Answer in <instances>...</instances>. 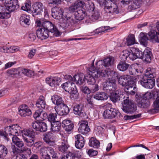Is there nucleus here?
Wrapping results in <instances>:
<instances>
[{"instance_id": "obj_1", "label": "nucleus", "mask_w": 159, "mask_h": 159, "mask_svg": "<svg viewBox=\"0 0 159 159\" xmlns=\"http://www.w3.org/2000/svg\"><path fill=\"white\" fill-rule=\"evenodd\" d=\"M88 71L90 72H93L95 73L96 75H98L97 78L101 76L102 77H108L109 76L113 77L114 75H116L117 76V73L116 72L113 70H111L110 69H107L106 70H97L96 69L94 64V61H93L92 65L89 67L87 68Z\"/></svg>"}, {"instance_id": "obj_2", "label": "nucleus", "mask_w": 159, "mask_h": 159, "mask_svg": "<svg viewBox=\"0 0 159 159\" xmlns=\"http://www.w3.org/2000/svg\"><path fill=\"white\" fill-rule=\"evenodd\" d=\"M20 127L17 124L7 126L5 128L4 132L0 131V135L3 136L5 138L7 139V140L8 141L7 135H12L13 136L18 135V130H20Z\"/></svg>"}, {"instance_id": "obj_3", "label": "nucleus", "mask_w": 159, "mask_h": 159, "mask_svg": "<svg viewBox=\"0 0 159 159\" xmlns=\"http://www.w3.org/2000/svg\"><path fill=\"white\" fill-rule=\"evenodd\" d=\"M40 152L45 159H57L56 152L51 147H43L40 149Z\"/></svg>"}, {"instance_id": "obj_4", "label": "nucleus", "mask_w": 159, "mask_h": 159, "mask_svg": "<svg viewBox=\"0 0 159 159\" xmlns=\"http://www.w3.org/2000/svg\"><path fill=\"white\" fill-rule=\"evenodd\" d=\"M104 9L108 13L115 14L119 13L118 6L115 2L111 0H105L103 2Z\"/></svg>"}, {"instance_id": "obj_5", "label": "nucleus", "mask_w": 159, "mask_h": 159, "mask_svg": "<svg viewBox=\"0 0 159 159\" xmlns=\"http://www.w3.org/2000/svg\"><path fill=\"white\" fill-rule=\"evenodd\" d=\"M122 116L119 111L115 108L111 107L105 110L103 112V117L105 119H118Z\"/></svg>"}, {"instance_id": "obj_6", "label": "nucleus", "mask_w": 159, "mask_h": 159, "mask_svg": "<svg viewBox=\"0 0 159 159\" xmlns=\"http://www.w3.org/2000/svg\"><path fill=\"white\" fill-rule=\"evenodd\" d=\"M61 87L66 91L70 93L72 96L76 97L78 93L74 83L69 81L63 84Z\"/></svg>"}, {"instance_id": "obj_7", "label": "nucleus", "mask_w": 159, "mask_h": 159, "mask_svg": "<svg viewBox=\"0 0 159 159\" xmlns=\"http://www.w3.org/2000/svg\"><path fill=\"white\" fill-rule=\"evenodd\" d=\"M124 100V105L122 109L127 113H132L134 112L136 110L137 107L133 102L129 100V97Z\"/></svg>"}, {"instance_id": "obj_8", "label": "nucleus", "mask_w": 159, "mask_h": 159, "mask_svg": "<svg viewBox=\"0 0 159 159\" xmlns=\"http://www.w3.org/2000/svg\"><path fill=\"white\" fill-rule=\"evenodd\" d=\"M36 24L37 27H39L37 30H58L56 26L49 21H45L43 23L39 20H36Z\"/></svg>"}, {"instance_id": "obj_9", "label": "nucleus", "mask_w": 159, "mask_h": 159, "mask_svg": "<svg viewBox=\"0 0 159 159\" xmlns=\"http://www.w3.org/2000/svg\"><path fill=\"white\" fill-rule=\"evenodd\" d=\"M141 79L138 81V84L146 88L152 89L155 85V80L153 79L144 78L142 76Z\"/></svg>"}, {"instance_id": "obj_10", "label": "nucleus", "mask_w": 159, "mask_h": 159, "mask_svg": "<svg viewBox=\"0 0 159 159\" xmlns=\"http://www.w3.org/2000/svg\"><path fill=\"white\" fill-rule=\"evenodd\" d=\"M32 9L31 10L33 13L32 16L35 17L37 15H40L43 12V9L44 6L42 3L40 2H35L32 5Z\"/></svg>"}, {"instance_id": "obj_11", "label": "nucleus", "mask_w": 159, "mask_h": 159, "mask_svg": "<svg viewBox=\"0 0 159 159\" xmlns=\"http://www.w3.org/2000/svg\"><path fill=\"white\" fill-rule=\"evenodd\" d=\"M116 87L115 80L109 78L108 80L106 82L103 89L106 92L111 93V91H115L116 89Z\"/></svg>"}, {"instance_id": "obj_12", "label": "nucleus", "mask_w": 159, "mask_h": 159, "mask_svg": "<svg viewBox=\"0 0 159 159\" xmlns=\"http://www.w3.org/2000/svg\"><path fill=\"white\" fill-rule=\"evenodd\" d=\"M141 51L139 49L132 48L129 51H128V57L130 60L134 61L137 58L142 57Z\"/></svg>"}, {"instance_id": "obj_13", "label": "nucleus", "mask_w": 159, "mask_h": 159, "mask_svg": "<svg viewBox=\"0 0 159 159\" xmlns=\"http://www.w3.org/2000/svg\"><path fill=\"white\" fill-rule=\"evenodd\" d=\"M55 110L57 114L60 116L66 115L69 112V108L64 103L58 106L55 107Z\"/></svg>"}, {"instance_id": "obj_14", "label": "nucleus", "mask_w": 159, "mask_h": 159, "mask_svg": "<svg viewBox=\"0 0 159 159\" xmlns=\"http://www.w3.org/2000/svg\"><path fill=\"white\" fill-rule=\"evenodd\" d=\"M39 121H35L31 123L33 129L32 131L30 130V138L32 139H30V144L33 145L34 143V138L35 135L37 134V131H38L39 129Z\"/></svg>"}, {"instance_id": "obj_15", "label": "nucleus", "mask_w": 159, "mask_h": 159, "mask_svg": "<svg viewBox=\"0 0 159 159\" xmlns=\"http://www.w3.org/2000/svg\"><path fill=\"white\" fill-rule=\"evenodd\" d=\"M88 123L85 121H80L79 124V127L78 130L79 132L83 134H87L89 131L90 129L88 126Z\"/></svg>"}, {"instance_id": "obj_16", "label": "nucleus", "mask_w": 159, "mask_h": 159, "mask_svg": "<svg viewBox=\"0 0 159 159\" xmlns=\"http://www.w3.org/2000/svg\"><path fill=\"white\" fill-rule=\"evenodd\" d=\"M91 74H89L84 77V82H87L89 85H93L96 82L95 78H97L98 75H96L95 73L90 72Z\"/></svg>"}, {"instance_id": "obj_17", "label": "nucleus", "mask_w": 159, "mask_h": 159, "mask_svg": "<svg viewBox=\"0 0 159 159\" xmlns=\"http://www.w3.org/2000/svg\"><path fill=\"white\" fill-rule=\"evenodd\" d=\"M17 0H6L5 6L6 9L9 12L15 10L17 5Z\"/></svg>"}, {"instance_id": "obj_18", "label": "nucleus", "mask_w": 159, "mask_h": 159, "mask_svg": "<svg viewBox=\"0 0 159 159\" xmlns=\"http://www.w3.org/2000/svg\"><path fill=\"white\" fill-rule=\"evenodd\" d=\"M142 57L140 59H143L148 63L150 62L151 61V57L152 56L150 49L147 48L143 51H141Z\"/></svg>"}, {"instance_id": "obj_19", "label": "nucleus", "mask_w": 159, "mask_h": 159, "mask_svg": "<svg viewBox=\"0 0 159 159\" xmlns=\"http://www.w3.org/2000/svg\"><path fill=\"white\" fill-rule=\"evenodd\" d=\"M158 32L156 30H150L147 34L149 40L153 43L159 42V30Z\"/></svg>"}, {"instance_id": "obj_20", "label": "nucleus", "mask_w": 159, "mask_h": 159, "mask_svg": "<svg viewBox=\"0 0 159 159\" xmlns=\"http://www.w3.org/2000/svg\"><path fill=\"white\" fill-rule=\"evenodd\" d=\"M61 81V79L57 77L47 78L46 79V83L52 87L58 86Z\"/></svg>"}, {"instance_id": "obj_21", "label": "nucleus", "mask_w": 159, "mask_h": 159, "mask_svg": "<svg viewBox=\"0 0 159 159\" xmlns=\"http://www.w3.org/2000/svg\"><path fill=\"white\" fill-rule=\"evenodd\" d=\"M75 138L76 139L75 143V147L78 149H81L84 144V138L80 134H77L75 136Z\"/></svg>"}, {"instance_id": "obj_22", "label": "nucleus", "mask_w": 159, "mask_h": 159, "mask_svg": "<svg viewBox=\"0 0 159 159\" xmlns=\"http://www.w3.org/2000/svg\"><path fill=\"white\" fill-rule=\"evenodd\" d=\"M52 16L56 19H59L62 17V11L61 8L55 7L52 9Z\"/></svg>"}, {"instance_id": "obj_23", "label": "nucleus", "mask_w": 159, "mask_h": 159, "mask_svg": "<svg viewBox=\"0 0 159 159\" xmlns=\"http://www.w3.org/2000/svg\"><path fill=\"white\" fill-rule=\"evenodd\" d=\"M62 126L67 132L72 130L74 127L73 122L69 120L65 119L62 122Z\"/></svg>"}, {"instance_id": "obj_24", "label": "nucleus", "mask_w": 159, "mask_h": 159, "mask_svg": "<svg viewBox=\"0 0 159 159\" xmlns=\"http://www.w3.org/2000/svg\"><path fill=\"white\" fill-rule=\"evenodd\" d=\"M123 96V95L122 94L117 91L115 92L111 93L110 98L113 102L116 103L118 101L120 100Z\"/></svg>"}, {"instance_id": "obj_25", "label": "nucleus", "mask_w": 159, "mask_h": 159, "mask_svg": "<svg viewBox=\"0 0 159 159\" xmlns=\"http://www.w3.org/2000/svg\"><path fill=\"white\" fill-rule=\"evenodd\" d=\"M30 109L26 105H23L19 108V114L21 116L25 117L30 115Z\"/></svg>"}, {"instance_id": "obj_26", "label": "nucleus", "mask_w": 159, "mask_h": 159, "mask_svg": "<svg viewBox=\"0 0 159 159\" xmlns=\"http://www.w3.org/2000/svg\"><path fill=\"white\" fill-rule=\"evenodd\" d=\"M43 139L45 142L50 146H52L54 144L53 139V134L52 133L48 132L44 134Z\"/></svg>"}, {"instance_id": "obj_27", "label": "nucleus", "mask_w": 159, "mask_h": 159, "mask_svg": "<svg viewBox=\"0 0 159 159\" xmlns=\"http://www.w3.org/2000/svg\"><path fill=\"white\" fill-rule=\"evenodd\" d=\"M117 77L118 79V83L120 85H121L123 86H125L126 85L127 83H128V79H129V77H131L129 75H124L120 76L119 78L118 77V74H117V76L116 75H114L113 77Z\"/></svg>"}, {"instance_id": "obj_28", "label": "nucleus", "mask_w": 159, "mask_h": 159, "mask_svg": "<svg viewBox=\"0 0 159 159\" xmlns=\"http://www.w3.org/2000/svg\"><path fill=\"white\" fill-rule=\"evenodd\" d=\"M83 105L81 104H78L75 105L73 107L74 112L75 115H78L81 116L84 115L85 113L83 110Z\"/></svg>"}, {"instance_id": "obj_29", "label": "nucleus", "mask_w": 159, "mask_h": 159, "mask_svg": "<svg viewBox=\"0 0 159 159\" xmlns=\"http://www.w3.org/2000/svg\"><path fill=\"white\" fill-rule=\"evenodd\" d=\"M35 105L38 108L41 110L44 109L46 105L44 97L43 96H40L39 98L37 100Z\"/></svg>"}, {"instance_id": "obj_30", "label": "nucleus", "mask_w": 159, "mask_h": 159, "mask_svg": "<svg viewBox=\"0 0 159 159\" xmlns=\"http://www.w3.org/2000/svg\"><path fill=\"white\" fill-rule=\"evenodd\" d=\"M49 30H37V35L38 38L42 40L45 39L49 37Z\"/></svg>"}, {"instance_id": "obj_31", "label": "nucleus", "mask_w": 159, "mask_h": 159, "mask_svg": "<svg viewBox=\"0 0 159 159\" xmlns=\"http://www.w3.org/2000/svg\"><path fill=\"white\" fill-rule=\"evenodd\" d=\"M86 15V12L82 9H79L75 13V19L78 20H83Z\"/></svg>"}, {"instance_id": "obj_32", "label": "nucleus", "mask_w": 159, "mask_h": 159, "mask_svg": "<svg viewBox=\"0 0 159 159\" xmlns=\"http://www.w3.org/2000/svg\"><path fill=\"white\" fill-rule=\"evenodd\" d=\"M139 41L141 44L144 47L147 46L148 40H149V38L148 37L146 33L141 32L140 33L139 36Z\"/></svg>"}, {"instance_id": "obj_33", "label": "nucleus", "mask_w": 159, "mask_h": 159, "mask_svg": "<svg viewBox=\"0 0 159 159\" xmlns=\"http://www.w3.org/2000/svg\"><path fill=\"white\" fill-rule=\"evenodd\" d=\"M93 98L98 100L103 101L108 98V96L105 92H97L94 96Z\"/></svg>"}, {"instance_id": "obj_34", "label": "nucleus", "mask_w": 159, "mask_h": 159, "mask_svg": "<svg viewBox=\"0 0 159 159\" xmlns=\"http://www.w3.org/2000/svg\"><path fill=\"white\" fill-rule=\"evenodd\" d=\"M51 99L52 103L57 105V106H58L64 103L62 98L57 95H54L52 96Z\"/></svg>"}, {"instance_id": "obj_35", "label": "nucleus", "mask_w": 159, "mask_h": 159, "mask_svg": "<svg viewBox=\"0 0 159 159\" xmlns=\"http://www.w3.org/2000/svg\"><path fill=\"white\" fill-rule=\"evenodd\" d=\"M139 107L142 108H146L150 106V103L149 100L141 98L139 102H138Z\"/></svg>"}, {"instance_id": "obj_36", "label": "nucleus", "mask_w": 159, "mask_h": 159, "mask_svg": "<svg viewBox=\"0 0 159 159\" xmlns=\"http://www.w3.org/2000/svg\"><path fill=\"white\" fill-rule=\"evenodd\" d=\"M22 135L24 141L28 145L30 143V130L29 129H25L22 131Z\"/></svg>"}, {"instance_id": "obj_37", "label": "nucleus", "mask_w": 159, "mask_h": 159, "mask_svg": "<svg viewBox=\"0 0 159 159\" xmlns=\"http://www.w3.org/2000/svg\"><path fill=\"white\" fill-rule=\"evenodd\" d=\"M104 67H108L112 65L114 63V58L110 56L103 60Z\"/></svg>"}, {"instance_id": "obj_38", "label": "nucleus", "mask_w": 159, "mask_h": 159, "mask_svg": "<svg viewBox=\"0 0 159 159\" xmlns=\"http://www.w3.org/2000/svg\"><path fill=\"white\" fill-rule=\"evenodd\" d=\"M51 129L53 132H58L61 129V124L59 121H57L51 124Z\"/></svg>"}, {"instance_id": "obj_39", "label": "nucleus", "mask_w": 159, "mask_h": 159, "mask_svg": "<svg viewBox=\"0 0 159 159\" xmlns=\"http://www.w3.org/2000/svg\"><path fill=\"white\" fill-rule=\"evenodd\" d=\"M129 65L127 64L126 62L120 61L117 65V68L120 71H124L127 70L129 67Z\"/></svg>"}, {"instance_id": "obj_40", "label": "nucleus", "mask_w": 159, "mask_h": 159, "mask_svg": "<svg viewBox=\"0 0 159 159\" xmlns=\"http://www.w3.org/2000/svg\"><path fill=\"white\" fill-rule=\"evenodd\" d=\"M89 144L90 146L95 148H98L100 146L99 141L94 137H92L90 139Z\"/></svg>"}, {"instance_id": "obj_41", "label": "nucleus", "mask_w": 159, "mask_h": 159, "mask_svg": "<svg viewBox=\"0 0 159 159\" xmlns=\"http://www.w3.org/2000/svg\"><path fill=\"white\" fill-rule=\"evenodd\" d=\"M19 67L17 68H13L7 71V73L8 75L12 77L16 75H20V72Z\"/></svg>"}, {"instance_id": "obj_42", "label": "nucleus", "mask_w": 159, "mask_h": 159, "mask_svg": "<svg viewBox=\"0 0 159 159\" xmlns=\"http://www.w3.org/2000/svg\"><path fill=\"white\" fill-rule=\"evenodd\" d=\"M13 143L18 147L22 148L24 145L23 142L20 140V139L17 136H14L12 138Z\"/></svg>"}, {"instance_id": "obj_43", "label": "nucleus", "mask_w": 159, "mask_h": 159, "mask_svg": "<svg viewBox=\"0 0 159 159\" xmlns=\"http://www.w3.org/2000/svg\"><path fill=\"white\" fill-rule=\"evenodd\" d=\"M155 74L154 70L150 68H148L146 70L144 74L145 76L148 78L153 79L155 76Z\"/></svg>"}, {"instance_id": "obj_44", "label": "nucleus", "mask_w": 159, "mask_h": 159, "mask_svg": "<svg viewBox=\"0 0 159 159\" xmlns=\"http://www.w3.org/2000/svg\"><path fill=\"white\" fill-rule=\"evenodd\" d=\"M156 98L153 102L154 108L152 110V112L156 113L159 112V96L156 95Z\"/></svg>"}, {"instance_id": "obj_45", "label": "nucleus", "mask_w": 159, "mask_h": 159, "mask_svg": "<svg viewBox=\"0 0 159 159\" xmlns=\"http://www.w3.org/2000/svg\"><path fill=\"white\" fill-rule=\"evenodd\" d=\"M135 39L134 34H131L128 36L126 38V44L128 46H130L135 43Z\"/></svg>"}, {"instance_id": "obj_46", "label": "nucleus", "mask_w": 159, "mask_h": 159, "mask_svg": "<svg viewBox=\"0 0 159 159\" xmlns=\"http://www.w3.org/2000/svg\"><path fill=\"white\" fill-rule=\"evenodd\" d=\"M157 95L151 92H147L144 94L143 98L146 100L154 99L156 98Z\"/></svg>"}, {"instance_id": "obj_47", "label": "nucleus", "mask_w": 159, "mask_h": 159, "mask_svg": "<svg viewBox=\"0 0 159 159\" xmlns=\"http://www.w3.org/2000/svg\"><path fill=\"white\" fill-rule=\"evenodd\" d=\"M66 23H68L67 25V24H66L65 23H62L60 25V26L61 27L62 29H66V27L69 25V24H72L73 23H75L73 18L71 17H67L66 19Z\"/></svg>"}, {"instance_id": "obj_48", "label": "nucleus", "mask_w": 159, "mask_h": 159, "mask_svg": "<svg viewBox=\"0 0 159 159\" xmlns=\"http://www.w3.org/2000/svg\"><path fill=\"white\" fill-rule=\"evenodd\" d=\"M30 17L29 16L25 14L22 15L20 18V23L24 22L26 25H30L29 20Z\"/></svg>"}, {"instance_id": "obj_49", "label": "nucleus", "mask_w": 159, "mask_h": 159, "mask_svg": "<svg viewBox=\"0 0 159 159\" xmlns=\"http://www.w3.org/2000/svg\"><path fill=\"white\" fill-rule=\"evenodd\" d=\"M73 81L75 82L77 84L81 85L83 83L84 80L80 75H75L73 76Z\"/></svg>"}, {"instance_id": "obj_50", "label": "nucleus", "mask_w": 159, "mask_h": 159, "mask_svg": "<svg viewBox=\"0 0 159 159\" xmlns=\"http://www.w3.org/2000/svg\"><path fill=\"white\" fill-rule=\"evenodd\" d=\"M57 113H53L51 112L50 113L48 116V119L51 124L56 121V119L57 118Z\"/></svg>"}, {"instance_id": "obj_51", "label": "nucleus", "mask_w": 159, "mask_h": 159, "mask_svg": "<svg viewBox=\"0 0 159 159\" xmlns=\"http://www.w3.org/2000/svg\"><path fill=\"white\" fill-rule=\"evenodd\" d=\"M135 87L129 86L128 85H126L124 89L125 91L127 93L131 94H134L135 93V91L134 90L136 89Z\"/></svg>"}, {"instance_id": "obj_52", "label": "nucleus", "mask_w": 159, "mask_h": 159, "mask_svg": "<svg viewBox=\"0 0 159 159\" xmlns=\"http://www.w3.org/2000/svg\"><path fill=\"white\" fill-rule=\"evenodd\" d=\"M7 152V148L3 145L0 144V156L3 157L6 155Z\"/></svg>"}, {"instance_id": "obj_53", "label": "nucleus", "mask_w": 159, "mask_h": 159, "mask_svg": "<svg viewBox=\"0 0 159 159\" xmlns=\"http://www.w3.org/2000/svg\"><path fill=\"white\" fill-rule=\"evenodd\" d=\"M47 130V126L46 123L43 122H39V129L38 131L45 132Z\"/></svg>"}, {"instance_id": "obj_54", "label": "nucleus", "mask_w": 159, "mask_h": 159, "mask_svg": "<svg viewBox=\"0 0 159 159\" xmlns=\"http://www.w3.org/2000/svg\"><path fill=\"white\" fill-rule=\"evenodd\" d=\"M86 5V10L89 12L93 11L95 8V7L93 3L91 1L87 2Z\"/></svg>"}, {"instance_id": "obj_55", "label": "nucleus", "mask_w": 159, "mask_h": 159, "mask_svg": "<svg viewBox=\"0 0 159 159\" xmlns=\"http://www.w3.org/2000/svg\"><path fill=\"white\" fill-rule=\"evenodd\" d=\"M6 52L7 53H13L18 51L17 47L15 46H11L10 47H6Z\"/></svg>"}, {"instance_id": "obj_56", "label": "nucleus", "mask_w": 159, "mask_h": 159, "mask_svg": "<svg viewBox=\"0 0 159 159\" xmlns=\"http://www.w3.org/2000/svg\"><path fill=\"white\" fill-rule=\"evenodd\" d=\"M15 148L13 149L12 152L14 155L13 157V159H20V152H19V150L18 148H16L15 146H12Z\"/></svg>"}, {"instance_id": "obj_57", "label": "nucleus", "mask_w": 159, "mask_h": 159, "mask_svg": "<svg viewBox=\"0 0 159 159\" xmlns=\"http://www.w3.org/2000/svg\"><path fill=\"white\" fill-rule=\"evenodd\" d=\"M74 4L79 9L80 8L83 7L85 5V3L81 0H77L74 3Z\"/></svg>"}, {"instance_id": "obj_58", "label": "nucleus", "mask_w": 159, "mask_h": 159, "mask_svg": "<svg viewBox=\"0 0 159 159\" xmlns=\"http://www.w3.org/2000/svg\"><path fill=\"white\" fill-rule=\"evenodd\" d=\"M128 51L124 50L121 52L120 56V58L121 60L125 61L126 60L127 58L128 57Z\"/></svg>"}, {"instance_id": "obj_59", "label": "nucleus", "mask_w": 159, "mask_h": 159, "mask_svg": "<svg viewBox=\"0 0 159 159\" xmlns=\"http://www.w3.org/2000/svg\"><path fill=\"white\" fill-rule=\"evenodd\" d=\"M96 66L97 70H102L104 66L103 60H99L97 62L96 64Z\"/></svg>"}, {"instance_id": "obj_60", "label": "nucleus", "mask_w": 159, "mask_h": 159, "mask_svg": "<svg viewBox=\"0 0 159 159\" xmlns=\"http://www.w3.org/2000/svg\"><path fill=\"white\" fill-rule=\"evenodd\" d=\"M68 148L67 145L66 144L63 143H62L61 145L59 146V150L61 152H65Z\"/></svg>"}, {"instance_id": "obj_61", "label": "nucleus", "mask_w": 159, "mask_h": 159, "mask_svg": "<svg viewBox=\"0 0 159 159\" xmlns=\"http://www.w3.org/2000/svg\"><path fill=\"white\" fill-rule=\"evenodd\" d=\"M10 16V13L8 12H0V18L7 19Z\"/></svg>"}, {"instance_id": "obj_62", "label": "nucleus", "mask_w": 159, "mask_h": 159, "mask_svg": "<svg viewBox=\"0 0 159 159\" xmlns=\"http://www.w3.org/2000/svg\"><path fill=\"white\" fill-rule=\"evenodd\" d=\"M126 85H128L129 86L135 87V81L131 76L129 77V79H128Z\"/></svg>"}, {"instance_id": "obj_63", "label": "nucleus", "mask_w": 159, "mask_h": 159, "mask_svg": "<svg viewBox=\"0 0 159 159\" xmlns=\"http://www.w3.org/2000/svg\"><path fill=\"white\" fill-rule=\"evenodd\" d=\"M20 72V75L23 74L25 75H29V70L28 69L24 68L22 67H19Z\"/></svg>"}, {"instance_id": "obj_64", "label": "nucleus", "mask_w": 159, "mask_h": 159, "mask_svg": "<svg viewBox=\"0 0 159 159\" xmlns=\"http://www.w3.org/2000/svg\"><path fill=\"white\" fill-rule=\"evenodd\" d=\"M43 112V111L41 109L37 110L33 115L35 119L39 117H41Z\"/></svg>"}]
</instances>
